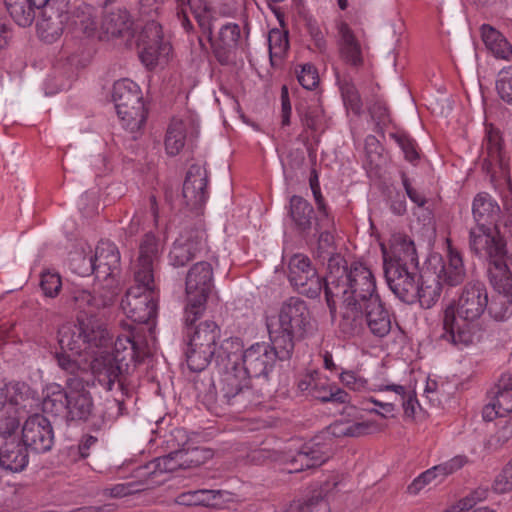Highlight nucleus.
<instances>
[{
	"label": "nucleus",
	"instance_id": "9d476101",
	"mask_svg": "<svg viewBox=\"0 0 512 512\" xmlns=\"http://www.w3.org/2000/svg\"><path fill=\"white\" fill-rule=\"evenodd\" d=\"M357 311L356 326L346 323V317H344V313H341L338 327L344 336H361L366 330L377 338L388 335L391 330V316L380 297L372 298L371 301L360 305L357 307Z\"/></svg>",
	"mask_w": 512,
	"mask_h": 512
},
{
	"label": "nucleus",
	"instance_id": "b1692460",
	"mask_svg": "<svg viewBox=\"0 0 512 512\" xmlns=\"http://www.w3.org/2000/svg\"><path fill=\"white\" fill-rule=\"evenodd\" d=\"M337 45L341 60L352 68L359 69L364 64L365 47L356 37L348 23L339 21L336 24Z\"/></svg>",
	"mask_w": 512,
	"mask_h": 512
},
{
	"label": "nucleus",
	"instance_id": "8fccbe9b",
	"mask_svg": "<svg viewBox=\"0 0 512 512\" xmlns=\"http://www.w3.org/2000/svg\"><path fill=\"white\" fill-rule=\"evenodd\" d=\"M378 391H392L396 394V397L399 398V400L402 403V407L404 409V413L407 416H413L415 413V406L418 404V401L416 399V396L407 391L406 387L398 384H386V385H379L377 387Z\"/></svg>",
	"mask_w": 512,
	"mask_h": 512
},
{
	"label": "nucleus",
	"instance_id": "cd10ccee",
	"mask_svg": "<svg viewBox=\"0 0 512 512\" xmlns=\"http://www.w3.org/2000/svg\"><path fill=\"white\" fill-rule=\"evenodd\" d=\"M64 27L75 36L91 37L97 30V9L90 4L82 3L72 12L67 10Z\"/></svg>",
	"mask_w": 512,
	"mask_h": 512
},
{
	"label": "nucleus",
	"instance_id": "f704fd0d",
	"mask_svg": "<svg viewBox=\"0 0 512 512\" xmlns=\"http://www.w3.org/2000/svg\"><path fill=\"white\" fill-rule=\"evenodd\" d=\"M132 24L128 11L117 9L104 16L101 28L111 37L131 36Z\"/></svg>",
	"mask_w": 512,
	"mask_h": 512
},
{
	"label": "nucleus",
	"instance_id": "09e8293b",
	"mask_svg": "<svg viewBox=\"0 0 512 512\" xmlns=\"http://www.w3.org/2000/svg\"><path fill=\"white\" fill-rule=\"evenodd\" d=\"M330 228H322L315 232L319 233L317 248L315 251V257L321 261L327 260L330 263V259L336 256H341L334 252V236L329 231ZM329 264H327L328 266Z\"/></svg>",
	"mask_w": 512,
	"mask_h": 512
},
{
	"label": "nucleus",
	"instance_id": "c9c22d12",
	"mask_svg": "<svg viewBox=\"0 0 512 512\" xmlns=\"http://www.w3.org/2000/svg\"><path fill=\"white\" fill-rule=\"evenodd\" d=\"M175 454L176 450L147 463L140 469V475L146 477L153 487L157 483L153 479L158 473L174 472L181 469V464Z\"/></svg>",
	"mask_w": 512,
	"mask_h": 512
},
{
	"label": "nucleus",
	"instance_id": "4be33fe9",
	"mask_svg": "<svg viewBox=\"0 0 512 512\" xmlns=\"http://www.w3.org/2000/svg\"><path fill=\"white\" fill-rule=\"evenodd\" d=\"M471 251L487 260L497 255H506V243L501 236L493 233L492 227L475 226L469 231Z\"/></svg>",
	"mask_w": 512,
	"mask_h": 512
},
{
	"label": "nucleus",
	"instance_id": "0eeeda50",
	"mask_svg": "<svg viewBox=\"0 0 512 512\" xmlns=\"http://www.w3.org/2000/svg\"><path fill=\"white\" fill-rule=\"evenodd\" d=\"M208 381L209 390L204 394V401L209 408L218 403L241 410L259 402L260 395L252 388L251 378L237 366L224 374L219 392L215 390L212 380Z\"/></svg>",
	"mask_w": 512,
	"mask_h": 512
},
{
	"label": "nucleus",
	"instance_id": "dca6fc26",
	"mask_svg": "<svg viewBox=\"0 0 512 512\" xmlns=\"http://www.w3.org/2000/svg\"><path fill=\"white\" fill-rule=\"evenodd\" d=\"M288 279L291 285L302 295L317 298L322 291V279L304 254L293 255L288 263Z\"/></svg>",
	"mask_w": 512,
	"mask_h": 512
},
{
	"label": "nucleus",
	"instance_id": "a878e982",
	"mask_svg": "<svg viewBox=\"0 0 512 512\" xmlns=\"http://www.w3.org/2000/svg\"><path fill=\"white\" fill-rule=\"evenodd\" d=\"M16 432L0 435V468L9 472H21L29 462L28 449L16 439Z\"/></svg>",
	"mask_w": 512,
	"mask_h": 512
},
{
	"label": "nucleus",
	"instance_id": "a18cd8bd",
	"mask_svg": "<svg viewBox=\"0 0 512 512\" xmlns=\"http://www.w3.org/2000/svg\"><path fill=\"white\" fill-rule=\"evenodd\" d=\"M152 487V483L147 478L140 481H129L126 483H118L111 487L103 489V495L111 498H122L131 494H135Z\"/></svg>",
	"mask_w": 512,
	"mask_h": 512
},
{
	"label": "nucleus",
	"instance_id": "f8f14e48",
	"mask_svg": "<svg viewBox=\"0 0 512 512\" xmlns=\"http://www.w3.org/2000/svg\"><path fill=\"white\" fill-rule=\"evenodd\" d=\"M120 263V253L116 245L101 241L96 247L95 255L86 257L77 255L72 259V266L79 275L95 273L97 277L107 278L114 274Z\"/></svg>",
	"mask_w": 512,
	"mask_h": 512
},
{
	"label": "nucleus",
	"instance_id": "f257e3e1",
	"mask_svg": "<svg viewBox=\"0 0 512 512\" xmlns=\"http://www.w3.org/2000/svg\"><path fill=\"white\" fill-rule=\"evenodd\" d=\"M324 292L330 314H336L337 302H340V314L344 313L350 326L357 325V307L380 297L370 268L360 262H353L348 267L342 256L330 259Z\"/></svg>",
	"mask_w": 512,
	"mask_h": 512
},
{
	"label": "nucleus",
	"instance_id": "72a5a7b5",
	"mask_svg": "<svg viewBox=\"0 0 512 512\" xmlns=\"http://www.w3.org/2000/svg\"><path fill=\"white\" fill-rule=\"evenodd\" d=\"M466 277V270L460 253L449 245L447 260L443 263L437 278L449 286L461 284Z\"/></svg>",
	"mask_w": 512,
	"mask_h": 512
},
{
	"label": "nucleus",
	"instance_id": "864d4df0",
	"mask_svg": "<svg viewBox=\"0 0 512 512\" xmlns=\"http://www.w3.org/2000/svg\"><path fill=\"white\" fill-rule=\"evenodd\" d=\"M337 82L345 105L358 113L361 110L362 102L355 85L346 78L341 79L339 75H337Z\"/></svg>",
	"mask_w": 512,
	"mask_h": 512
},
{
	"label": "nucleus",
	"instance_id": "9b49d317",
	"mask_svg": "<svg viewBox=\"0 0 512 512\" xmlns=\"http://www.w3.org/2000/svg\"><path fill=\"white\" fill-rule=\"evenodd\" d=\"M147 282V285L135 282L121 301L124 313L137 323H148L157 314L158 293L155 280Z\"/></svg>",
	"mask_w": 512,
	"mask_h": 512
},
{
	"label": "nucleus",
	"instance_id": "603ef678",
	"mask_svg": "<svg viewBox=\"0 0 512 512\" xmlns=\"http://www.w3.org/2000/svg\"><path fill=\"white\" fill-rule=\"evenodd\" d=\"M389 136L400 147L405 159L412 164H416L417 161L419 160V153L416 141L404 131L390 133Z\"/></svg>",
	"mask_w": 512,
	"mask_h": 512
},
{
	"label": "nucleus",
	"instance_id": "338daca9",
	"mask_svg": "<svg viewBox=\"0 0 512 512\" xmlns=\"http://www.w3.org/2000/svg\"><path fill=\"white\" fill-rule=\"evenodd\" d=\"M488 496V489L479 487L470 493L467 497L459 501L460 510H469L478 502L483 501Z\"/></svg>",
	"mask_w": 512,
	"mask_h": 512
},
{
	"label": "nucleus",
	"instance_id": "052dcab7",
	"mask_svg": "<svg viewBox=\"0 0 512 512\" xmlns=\"http://www.w3.org/2000/svg\"><path fill=\"white\" fill-rule=\"evenodd\" d=\"M297 72V79L300 85L307 89H314L319 83V76L316 68L311 64H304Z\"/></svg>",
	"mask_w": 512,
	"mask_h": 512
},
{
	"label": "nucleus",
	"instance_id": "58836bf2",
	"mask_svg": "<svg viewBox=\"0 0 512 512\" xmlns=\"http://www.w3.org/2000/svg\"><path fill=\"white\" fill-rule=\"evenodd\" d=\"M139 57L142 63L149 69L154 68L160 62H165L171 52L168 42L138 45Z\"/></svg>",
	"mask_w": 512,
	"mask_h": 512
},
{
	"label": "nucleus",
	"instance_id": "bb28decb",
	"mask_svg": "<svg viewBox=\"0 0 512 512\" xmlns=\"http://www.w3.org/2000/svg\"><path fill=\"white\" fill-rule=\"evenodd\" d=\"M241 37V30L236 23H226L221 26L218 36L210 41L212 51L217 61L228 64L237 49Z\"/></svg>",
	"mask_w": 512,
	"mask_h": 512
},
{
	"label": "nucleus",
	"instance_id": "2f4dec72",
	"mask_svg": "<svg viewBox=\"0 0 512 512\" xmlns=\"http://www.w3.org/2000/svg\"><path fill=\"white\" fill-rule=\"evenodd\" d=\"M505 258L506 255H497L487 260V279L496 292L512 290V274Z\"/></svg>",
	"mask_w": 512,
	"mask_h": 512
},
{
	"label": "nucleus",
	"instance_id": "4c0bfd02",
	"mask_svg": "<svg viewBox=\"0 0 512 512\" xmlns=\"http://www.w3.org/2000/svg\"><path fill=\"white\" fill-rule=\"evenodd\" d=\"M4 3L9 15L17 25L28 27L34 22L38 6L32 5V1L4 0Z\"/></svg>",
	"mask_w": 512,
	"mask_h": 512
},
{
	"label": "nucleus",
	"instance_id": "de8ad7c7",
	"mask_svg": "<svg viewBox=\"0 0 512 512\" xmlns=\"http://www.w3.org/2000/svg\"><path fill=\"white\" fill-rule=\"evenodd\" d=\"M270 59H281L289 49L288 32L278 28L271 29L268 34Z\"/></svg>",
	"mask_w": 512,
	"mask_h": 512
},
{
	"label": "nucleus",
	"instance_id": "a211bd4d",
	"mask_svg": "<svg viewBox=\"0 0 512 512\" xmlns=\"http://www.w3.org/2000/svg\"><path fill=\"white\" fill-rule=\"evenodd\" d=\"M22 443L36 453L50 451L54 443V431L50 421L40 414L30 416L22 428Z\"/></svg>",
	"mask_w": 512,
	"mask_h": 512
},
{
	"label": "nucleus",
	"instance_id": "e433bc0d",
	"mask_svg": "<svg viewBox=\"0 0 512 512\" xmlns=\"http://www.w3.org/2000/svg\"><path fill=\"white\" fill-rule=\"evenodd\" d=\"M417 290L416 301H419L421 307L429 309L441 295L442 282L434 275H420Z\"/></svg>",
	"mask_w": 512,
	"mask_h": 512
},
{
	"label": "nucleus",
	"instance_id": "f3484780",
	"mask_svg": "<svg viewBox=\"0 0 512 512\" xmlns=\"http://www.w3.org/2000/svg\"><path fill=\"white\" fill-rule=\"evenodd\" d=\"M331 441L328 437L317 436L305 443L296 454L289 456V472H300L304 469L318 467L325 463L331 454Z\"/></svg>",
	"mask_w": 512,
	"mask_h": 512
},
{
	"label": "nucleus",
	"instance_id": "13d9d810",
	"mask_svg": "<svg viewBox=\"0 0 512 512\" xmlns=\"http://www.w3.org/2000/svg\"><path fill=\"white\" fill-rule=\"evenodd\" d=\"M163 40V33L161 25L155 20L148 21L143 27L139 38L138 45L161 43Z\"/></svg>",
	"mask_w": 512,
	"mask_h": 512
},
{
	"label": "nucleus",
	"instance_id": "0e129e2a",
	"mask_svg": "<svg viewBox=\"0 0 512 512\" xmlns=\"http://www.w3.org/2000/svg\"><path fill=\"white\" fill-rule=\"evenodd\" d=\"M494 489L498 493L512 490V460L503 468L494 481Z\"/></svg>",
	"mask_w": 512,
	"mask_h": 512
},
{
	"label": "nucleus",
	"instance_id": "79ce46f5",
	"mask_svg": "<svg viewBox=\"0 0 512 512\" xmlns=\"http://www.w3.org/2000/svg\"><path fill=\"white\" fill-rule=\"evenodd\" d=\"M181 469H191L204 464L210 457L209 450L200 447H188L176 450Z\"/></svg>",
	"mask_w": 512,
	"mask_h": 512
},
{
	"label": "nucleus",
	"instance_id": "39448f33",
	"mask_svg": "<svg viewBox=\"0 0 512 512\" xmlns=\"http://www.w3.org/2000/svg\"><path fill=\"white\" fill-rule=\"evenodd\" d=\"M43 411L63 415L67 421H87L94 408L83 377H67L65 388L52 384L42 402Z\"/></svg>",
	"mask_w": 512,
	"mask_h": 512
},
{
	"label": "nucleus",
	"instance_id": "7ed1b4c3",
	"mask_svg": "<svg viewBox=\"0 0 512 512\" xmlns=\"http://www.w3.org/2000/svg\"><path fill=\"white\" fill-rule=\"evenodd\" d=\"M488 307V292L484 283L471 281L462 288L456 307L449 305L442 316L440 338L462 348L479 342L483 336L480 317Z\"/></svg>",
	"mask_w": 512,
	"mask_h": 512
},
{
	"label": "nucleus",
	"instance_id": "473e14b6",
	"mask_svg": "<svg viewBox=\"0 0 512 512\" xmlns=\"http://www.w3.org/2000/svg\"><path fill=\"white\" fill-rule=\"evenodd\" d=\"M480 32L485 47L494 57L507 61L512 59V45L500 31L489 24H483Z\"/></svg>",
	"mask_w": 512,
	"mask_h": 512
},
{
	"label": "nucleus",
	"instance_id": "5701e85b",
	"mask_svg": "<svg viewBox=\"0 0 512 512\" xmlns=\"http://www.w3.org/2000/svg\"><path fill=\"white\" fill-rule=\"evenodd\" d=\"M162 252L159 240L151 233L145 234L139 245V256L135 270V282L145 283L154 279V271Z\"/></svg>",
	"mask_w": 512,
	"mask_h": 512
},
{
	"label": "nucleus",
	"instance_id": "aec40b11",
	"mask_svg": "<svg viewBox=\"0 0 512 512\" xmlns=\"http://www.w3.org/2000/svg\"><path fill=\"white\" fill-rule=\"evenodd\" d=\"M208 174L204 166L193 164L189 167L183 183L182 197L192 210L201 208L207 198Z\"/></svg>",
	"mask_w": 512,
	"mask_h": 512
},
{
	"label": "nucleus",
	"instance_id": "c85d7f7f",
	"mask_svg": "<svg viewBox=\"0 0 512 512\" xmlns=\"http://www.w3.org/2000/svg\"><path fill=\"white\" fill-rule=\"evenodd\" d=\"M472 215L476 226L496 228L500 207L490 194L480 192L473 199Z\"/></svg>",
	"mask_w": 512,
	"mask_h": 512
},
{
	"label": "nucleus",
	"instance_id": "7c9ffc66",
	"mask_svg": "<svg viewBox=\"0 0 512 512\" xmlns=\"http://www.w3.org/2000/svg\"><path fill=\"white\" fill-rule=\"evenodd\" d=\"M221 336L220 327L210 320L200 322L193 331H187L188 342L197 349L217 351V342Z\"/></svg>",
	"mask_w": 512,
	"mask_h": 512
},
{
	"label": "nucleus",
	"instance_id": "5fc2aeb1",
	"mask_svg": "<svg viewBox=\"0 0 512 512\" xmlns=\"http://www.w3.org/2000/svg\"><path fill=\"white\" fill-rule=\"evenodd\" d=\"M312 193L318 211V216L315 218V229L319 231L322 228H332L334 226V220L333 217H331L329 214L328 207L321 194L320 187L314 188Z\"/></svg>",
	"mask_w": 512,
	"mask_h": 512
},
{
	"label": "nucleus",
	"instance_id": "680f3d73",
	"mask_svg": "<svg viewBox=\"0 0 512 512\" xmlns=\"http://www.w3.org/2000/svg\"><path fill=\"white\" fill-rule=\"evenodd\" d=\"M67 351L56 354L58 366L67 372L68 377H82L85 369L81 368L79 363L71 358V355L66 354Z\"/></svg>",
	"mask_w": 512,
	"mask_h": 512
},
{
	"label": "nucleus",
	"instance_id": "4d7b16f0",
	"mask_svg": "<svg viewBox=\"0 0 512 512\" xmlns=\"http://www.w3.org/2000/svg\"><path fill=\"white\" fill-rule=\"evenodd\" d=\"M496 90L499 97L509 105H512V66L503 68L496 81Z\"/></svg>",
	"mask_w": 512,
	"mask_h": 512
},
{
	"label": "nucleus",
	"instance_id": "37998d69",
	"mask_svg": "<svg viewBox=\"0 0 512 512\" xmlns=\"http://www.w3.org/2000/svg\"><path fill=\"white\" fill-rule=\"evenodd\" d=\"M220 494L216 490H195L179 494L176 503L185 506H214V499Z\"/></svg>",
	"mask_w": 512,
	"mask_h": 512
},
{
	"label": "nucleus",
	"instance_id": "49530a36",
	"mask_svg": "<svg viewBox=\"0 0 512 512\" xmlns=\"http://www.w3.org/2000/svg\"><path fill=\"white\" fill-rule=\"evenodd\" d=\"M215 354L213 351L197 349L188 342L185 349V357L189 370L192 372L203 371L209 365L212 358L215 357Z\"/></svg>",
	"mask_w": 512,
	"mask_h": 512
},
{
	"label": "nucleus",
	"instance_id": "6ab92c4d",
	"mask_svg": "<svg viewBox=\"0 0 512 512\" xmlns=\"http://www.w3.org/2000/svg\"><path fill=\"white\" fill-rule=\"evenodd\" d=\"M489 402L483 407L485 421L512 415V373H504L488 392Z\"/></svg>",
	"mask_w": 512,
	"mask_h": 512
},
{
	"label": "nucleus",
	"instance_id": "3c124183",
	"mask_svg": "<svg viewBox=\"0 0 512 512\" xmlns=\"http://www.w3.org/2000/svg\"><path fill=\"white\" fill-rule=\"evenodd\" d=\"M373 423L369 421L342 423L336 422L331 426L335 436L360 437L370 433Z\"/></svg>",
	"mask_w": 512,
	"mask_h": 512
},
{
	"label": "nucleus",
	"instance_id": "412c9836",
	"mask_svg": "<svg viewBox=\"0 0 512 512\" xmlns=\"http://www.w3.org/2000/svg\"><path fill=\"white\" fill-rule=\"evenodd\" d=\"M186 294L188 301L206 303L213 288V268L209 262L194 264L186 276Z\"/></svg>",
	"mask_w": 512,
	"mask_h": 512
},
{
	"label": "nucleus",
	"instance_id": "69168bd1",
	"mask_svg": "<svg viewBox=\"0 0 512 512\" xmlns=\"http://www.w3.org/2000/svg\"><path fill=\"white\" fill-rule=\"evenodd\" d=\"M439 474L438 465L434 466L431 469L423 472L419 477H417L409 486L408 491L411 494L418 493L426 484L430 483L432 480L436 478Z\"/></svg>",
	"mask_w": 512,
	"mask_h": 512
},
{
	"label": "nucleus",
	"instance_id": "ea45409f",
	"mask_svg": "<svg viewBox=\"0 0 512 512\" xmlns=\"http://www.w3.org/2000/svg\"><path fill=\"white\" fill-rule=\"evenodd\" d=\"M495 321H506L512 316V290L497 291L486 309Z\"/></svg>",
	"mask_w": 512,
	"mask_h": 512
},
{
	"label": "nucleus",
	"instance_id": "4468645a",
	"mask_svg": "<svg viewBox=\"0 0 512 512\" xmlns=\"http://www.w3.org/2000/svg\"><path fill=\"white\" fill-rule=\"evenodd\" d=\"M290 358L282 357L280 350L272 343L258 342L242 352L243 366L240 369L250 378L267 377L277 360L285 361Z\"/></svg>",
	"mask_w": 512,
	"mask_h": 512
},
{
	"label": "nucleus",
	"instance_id": "2eb2a0df",
	"mask_svg": "<svg viewBox=\"0 0 512 512\" xmlns=\"http://www.w3.org/2000/svg\"><path fill=\"white\" fill-rule=\"evenodd\" d=\"M384 275L390 290L407 304L416 302L420 274L418 264H385Z\"/></svg>",
	"mask_w": 512,
	"mask_h": 512
},
{
	"label": "nucleus",
	"instance_id": "a19ab883",
	"mask_svg": "<svg viewBox=\"0 0 512 512\" xmlns=\"http://www.w3.org/2000/svg\"><path fill=\"white\" fill-rule=\"evenodd\" d=\"M186 127L181 120H172L170 123L165 138V149L171 156L180 153L185 145Z\"/></svg>",
	"mask_w": 512,
	"mask_h": 512
},
{
	"label": "nucleus",
	"instance_id": "423d86ee",
	"mask_svg": "<svg viewBox=\"0 0 512 512\" xmlns=\"http://www.w3.org/2000/svg\"><path fill=\"white\" fill-rule=\"evenodd\" d=\"M310 324V312L301 298L290 297L281 306L278 317L267 323L269 338L281 352L291 357L295 341L303 338Z\"/></svg>",
	"mask_w": 512,
	"mask_h": 512
},
{
	"label": "nucleus",
	"instance_id": "c03bdc74",
	"mask_svg": "<svg viewBox=\"0 0 512 512\" xmlns=\"http://www.w3.org/2000/svg\"><path fill=\"white\" fill-rule=\"evenodd\" d=\"M301 124L312 132L323 131L325 128L324 111L320 106L297 107Z\"/></svg>",
	"mask_w": 512,
	"mask_h": 512
},
{
	"label": "nucleus",
	"instance_id": "f03ea898",
	"mask_svg": "<svg viewBox=\"0 0 512 512\" xmlns=\"http://www.w3.org/2000/svg\"><path fill=\"white\" fill-rule=\"evenodd\" d=\"M115 295V291L109 288L99 289L93 294L79 289L71 293L72 305L88 318H78V323H66L59 328L58 342L63 351L80 356L83 353H95L96 348L109 347L111 336L106 326L94 317L99 310L112 305Z\"/></svg>",
	"mask_w": 512,
	"mask_h": 512
},
{
	"label": "nucleus",
	"instance_id": "c756f323",
	"mask_svg": "<svg viewBox=\"0 0 512 512\" xmlns=\"http://www.w3.org/2000/svg\"><path fill=\"white\" fill-rule=\"evenodd\" d=\"M288 215L291 218L294 227L301 234H308L312 228L315 229L314 209L312 205L303 197L293 195L289 201Z\"/></svg>",
	"mask_w": 512,
	"mask_h": 512
},
{
	"label": "nucleus",
	"instance_id": "1a4fd4ad",
	"mask_svg": "<svg viewBox=\"0 0 512 512\" xmlns=\"http://www.w3.org/2000/svg\"><path fill=\"white\" fill-rule=\"evenodd\" d=\"M112 100L123 128L134 133L146 120V110L140 87L130 79L114 83Z\"/></svg>",
	"mask_w": 512,
	"mask_h": 512
},
{
	"label": "nucleus",
	"instance_id": "6e6552de",
	"mask_svg": "<svg viewBox=\"0 0 512 512\" xmlns=\"http://www.w3.org/2000/svg\"><path fill=\"white\" fill-rule=\"evenodd\" d=\"M37 392L25 382L0 385V435L9 436L20 426V411L38 405Z\"/></svg>",
	"mask_w": 512,
	"mask_h": 512
},
{
	"label": "nucleus",
	"instance_id": "e2e57ef3",
	"mask_svg": "<svg viewBox=\"0 0 512 512\" xmlns=\"http://www.w3.org/2000/svg\"><path fill=\"white\" fill-rule=\"evenodd\" d=\"M341 382L353 391H364L368 382L365 378L357 375L354 371H344L340 374Z\"/></svg>",
	"mask_w": 512,
	"mask_h": 512
},
{
	"label": "nucleus",
	"instance_id": "393cba45",
	"mask_svg": "<svg viewBox=\"0 0 512 512\" xmlns=\"http://www.w3.org/2000/svg\"><path fill=\"white\" fill-rule=\"evenodd\" d=\"M385 264H418V255L412 239L404 233H393L388 247L381 244Z\"/></svg>",
	"mask_w": 512,
	"mask_h": 512
},
{
	"label": "nucleus",
	"instance_id": "6e6d98bb",
	"mask_svg": "<svg viewBox=\"0 0 512 512\" xmlns=\"http://www.w3.org/2000/svg\"><path fill=\"white\" fill-rule=\"evenodd\" d=\"M243 344L238 337H229L224 339L221 344L217 345V351L214 355L216 359L221 361H231L233 356H237L239 353L242 354Z\"/></svg>",
	"mask_w": 512,
	"mask_h": 512
},
{
	"label": "nucleus",
	"instance_id": "774afa93",
	"mask_svg": "<svg viewBox=\"0 0 512 512\" xmlns=\"http://www.w3.org/2000/svg\"><path fill=\"white\" fill-rule=\"evenodd\" d=\"M512 439V416L509 420L502 421L498 430L493 436L497 445L502 446Z\"/></svg>",
	"mask_w": 512,
	"mask_h": 512
},
{
	"label": "nucleus",
	"instance_id": "bf43d9fd",
	"mask_svg": "<svg viewBox=\"0 0 512 512\" xmlns=\"http://www.w3.org/2000/svg\"><path fill=\"white\" fill-rule=\"evenodd\" d=\"M40 286L46 296L55 297L62 286L60 275L50 271L43 272Z\"/></svg>",
	"mask_w": 512,
	"mask_h": 512
},
{
	"label": "nucleus",
	"instance_id": "ddd939ff",
	"mask_svg": "<svg viewBox=\"0 0 512 512\" xmlns=\"http://www.w3.org/2000/svg\"><path fill=\"white\" fill-rule=\"evenodd\" d=\"M206 239L203 221L197 219L191 226H187L173 243L169 252L170 264L174 267L185 266L205 248Z\"/></svg>",
	"mask_w": 512,
	"mask_h": 512
},
{
	"label": "nucleus",
	"instance_id": "20e7f679",
	"mask_svg": "<svg viewBox=\"0 0 512 512\" xmlns=\"http://www.w3.org/2000/svg\"><path fill=\"white\" fill-rule=\"evenodd\" d=\"M107 348L99 349L91 361V371L98 383L106 390L117 388L127 394L124 386L125 375L129 374L136 364L142 361L135 341L130 335L118 336L113 344L112 352Z\"/></svg>",
	"mask_w": 512,
	"mask_h": 512
}]
</instances>
